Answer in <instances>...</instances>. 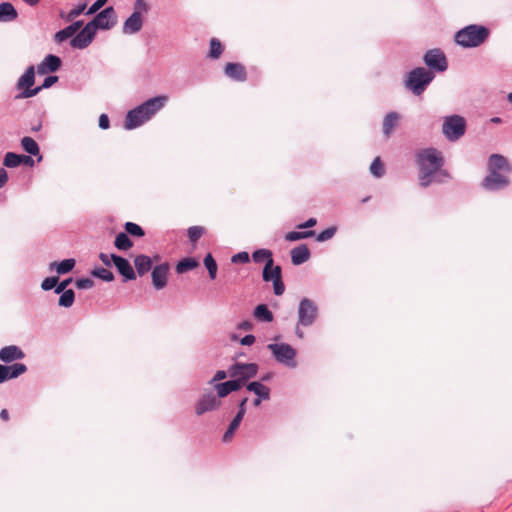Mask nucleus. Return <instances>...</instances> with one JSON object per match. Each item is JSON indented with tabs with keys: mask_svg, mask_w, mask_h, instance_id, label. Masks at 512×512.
<instances>
[{
	"mask_svg": "<svg viewBox=\"0 0 512 512\" xmlns=\"http://www.w3.org/2000/svg\"><path fill=\"white\" fill-rule=\"evenodd\" d=\"M419 167V184L426 188L432 182L444 183L450 178L447 170L442 169L444 159L441 153L435 148H426L417 154Z\"/></svg>",
	"mask_w": 512,
	"mask_h": 512,
	"instance_id": "f257e3e1",
	"label": "nucleus"
},
{
	"mask_svg": "<svg viewBox=\"0 0 512 512\" xmlns=\"http://www.w3.org/2000/svg\"><path fill=\"white\" fill-rule=\"evenodd\" d=\"M252 260L257 264L265 263L262 270V279L264 282H272L274 294L281 296L285 291L282 268L279 265H274L272 251L266 248L257 249L252 253Z\"/></svg>",
	"mask_w": 512,
	"mask_h": 512,
	"instance_id": "f03ea898",
	"label": "nucleus"
},
{
	"mask_svg": "<svg viewBox=\"0 0 512 512\" xmlns=\"http://www.w3.org/2000/svg\"><path fill=\"white\" fill-rule=\"evenodd\" d=\"M490 30L477 24L468 25L456 32L455 42L464 48H474L483 44L489 37Z\"/></svg>",
	"mask_w": 512,
	"mask_h": 512,
	"instance_id": "7ed1b4c3",
	"label": "nucleus"
},
{
	"mask_svg": "<svg viewBox=\"0 0 512 512\" xmlns=\"http://www.w3.org/2000/svg\"><path fill=\"white\" fill-rule=\"evenodd\" d=\"M434 78L435 74L433 71L417 67L408 72L405 86L414 95L419 96L424 93Z\"/></svg>",
	"mask_w": 512,
	"mask_h": 512,
	"instance_id": "20e7f679",
	"label": "nucleus"
},
{
	"mask_svg": "<svg viewBox=\"0 0 512 512\" xmlns=\"http://www.w3.org/2000/svg\"><path fill=\"white\" fill-rule=\"evenodd\" d=\"M466 122L462 116H447L442 125V132L450 141H456L465 134Z\"/></svg>",
	"mask_w": 512,
	"mask_h": 512,
	"instance_id": "39448f33",
	"label": "nucleus"
},
{
	"mask_svg": "<svg viewBox=\"0 0 512 512\" xmlns=\"http://www.w3.org/2000/svg\"><path fill=\"white\" fill-rule=\"evenodd\" d=\"M267 348L272 352L274 358L279 363L292 368L296 367V350L291 345L286 343H271L267 345Z\"/></svg>",
	"mask_w": 512,
	"mask_h": 512,
	"instance_id": "423d86ee",
	"label": "nucleus"
},
{
	"mask_svg": "<svg viewBox=\"0 0 512 512\" xmlns=\"http://www.w3.org/2000/svg\"><path fill=\"white\" fill-rule=\"evenodd\" d=\"M318 316L317 305L309 298L301 299L298 307V325L311 326Z\"/></svg>",
	"mask_w": 512,
	"mask_h": 512,
	"instance_id": "0eeeda50",
	"label": "nucleus"
},
{
	"mask_svg": "<svg viewBox=\"0 0 512 512\" xmlns=\"http://www.w3.org/2000/svg\"><path fill=\"white\" fill-rule=\"evenodd\" d=\"M117 23V16L112 6L104 8L88 22V24L97 32L98 29L109 30Z\"/></svg>",
	"mask_w": 512,
	"mask_h": 512,
	"instance_id": "6e6552de",
	"label": "nucleus"
},
{
	"mask_svg": "<svg viewBox=\"0 0 512 512\" xmlns=\"http://www.w3.org/2000/svg\"><path fill=\"white\" fill-rule=\"evenodd\" d=\"M423 61L431 71L444 72L448 68L447 58L439 48L428 50L423 57Z\"/></svg>",
	"mask_w": 512,
	"mask_h": 512,
	"instance_id": "1a4fd4ad",
	"label": "nucleus"
},
{
	"mask_svg": "<svg viewBox=\"0 0 512 512\" xmlns=\"http://www.w3.org/2000/svg\"><path fill=\"white\" fill-rule=\"evenodd\" d=\"M258 369L259 366L256 363L236 362L228 368V373L230 377H237L247 381L257 375Z\"/></svg>",
	"mask_w": 512,
	"mask_h": 512,
	"instance_id": "9d476101",
	"label": "nucleus"
},
{
	"mask_svg": "<svg viewBox=\"0 0 512 512\" xmlns=\"http://www.w3.org/2000/svg\"><path fill=\"white\" fill-rule=\"evenodd\" d=\"M221 405V400L213 391L205 392L195 405V413L200 416L206 412L214 411Z\"/></svg>",
	"mask_w": 512,
	"mask_h": 512,
	"instance_id": "9b49d317",
	"label": "nucleus"
},
{
	"mask_svg": "<svg viewBox=\"0 0 512 512\" xmlns=\"http://www.w3.org/2000/svg\"><path fill=\"white\" fill-rule=\"evenodd\" d=\"M110 257L117 271L123 277L124 282L136 279V272L126 258L114 253L110 254Z\"/></svg>",
	"mask_w": 512,
	"mask_h": 512,
	"instance_id": "f8f14e48",
	"label": "nucleus"
},
{
	"mask_svg": "<svg viewBox=\"0 0 512 512\" xmlns=\"http://www.w3.org/2000/svg\"><path fill=\"white\" fill-rule=\"evenodd\" d=\"M96 31L87 23L72 39L70 45L73 48L85 49L94 40Z\"/></svg>",
	"mask_w": 512,
	"mask_h": 512,
	"instance_id": "ddd939ff",
	"label": "nucleus"
},
{
	"mask_svg": "<svg viewBox=\"0 0 512 512\" xmlns=\"http://www.w3.org/2000/svg\"><path fill=\"white\" fill-rule=\"evenodd\" d=\"M169 269L170 265L168 262L156 265L152 269V284L156 290H161L167 285Z\"/></svg>",
	"mask_w": 512,
	"mask_h": 512,
	"instance_id": "4468645a",
	"label": "nucleus"
},
{
	"mask_svg": "<svg viewBox=\"0 0 512 512\" xmlns=\"http://www.w3.org/2000/svg\"><path fill=\"white\" fill-rule=\"evenodd\" d=\"M149 118L144 114L140 105L128 111L124 127L127 130L135 129L145 123Z\"/></svg>",
	"mask_w": 512,
	"mask_h": 512,
	"instance_id": "2eb2a0df",
	"label": "nucleus"
},
{
	"mask_svg": "<svg viewBox=\"0 0 512 512\" xmlns=\"http://www.w3.org/2000/svg\"><path fill=\"white\" fill-rule=\"evenodd\" d=\"M509 180L499 172H490L482 182V186L490 191H496L508 186Z\"/></svg>",
	"mask_w": 512,
	"mask_h": 512,
	"instance_id": "dca6fc26",
	"label": "nucleus"
},
{
	"mask_svg": "<svg viewBox=\"0 0 512 512\" xmlns=\"http://www.w3.org/2000/svg\"><path fill=\"white\" fill-rule=\"evenodd\" d=\"M167 100V96L159 95L146 100L140 104V106L143 109L144 114L150 119L165 106Z\"/></svg>",
	"mask_w": 512,
	"mask_h": 512,
	"instance_id": "f3484780",
	"label": "nucleus"
},
{
	"mask_svg": "<svg viewBox=\"0 0 512 512\" xmlns=\"http://www.w3.org/2000/svg\"><path fill=\"white\" fill-rule=\"evenodd\" d=\"M62 61L60 57L48 54L41 63L37 66L38 74L45 75L50 72H55L61 67Z\"/></svg>",
	"mask_w": 512,
	"mask_h": 512,
	"instance_id": "a211bd4d",
	"label": "nucleus"
},
{
	"mask_svg": "<svg viewBox=\"0 0 512 512\" xmlns=\"http://www.w3.org/2000/svg\"><path fill=\"white\" fill-rule=\"evenodd\" d=\"M224 74L237 82H244L247 79L245 67L241 63H227L224 67Z\"/></svg>",
	"mask_w": 512,
	"mask_h": 512,
	"instance_id": "6ab92c4d",
	"label": "nucleus"
},
{
	"mask_svg": "<svg viewBox=\"0 0 512 512\" xmlns=\"http://www.w3.org/2000/svg\"><path fill=\"white\" fill-rule=\"evenodd\" d=\"M25 357L22 349L16 345H8L0 349V361L11 363L15 360H21Z\"/></svg>",
	"mask_w": 512,
	"mask_h": 512,
	"instance_id": "aec40b11",
	"label": "nucleus"
},
{
	"mask_svg": "<svg viewBox=\"0 0 512 512\" xmlns=\"http://www.w3.org/2000/svg\"><path fill=\"white\" fill-rule=\"evenodd\" d=\"M143 19L139 11H134L123 24L124 34H135L142 29Z\"/></svg>",
	"mask_w": 512,
	"mask_h": 512,
	"instance_id": "412c9836",
	"label": "nucleus"
},
{
	"mask_svg": "<svg viewBox=\"0 0 512 512\" xmlns=\"http://www.w3.org/2000/svg\"><path fill=\"white\" fill-rule=\"evenodd\" d=\"M58 76L55 75H49L47 76L42 85L37 86L30 90H24L20 94L16 95V99H22V98H31L37 95L42 89L50 88L52 85H54L58 81Z\"/></svg>",
	"mask_w": 512,
	"mask_h": 512,
	"instance_id": "4be33fe9",
	"label": "nucleus"
},
{
	"mask_svg": "<svg viewBox=\"0 0 512 512\" xmlns=\"http://www.w3.org/2000/svg\"><path fill=\"white\" fill-rule=\"evenodd\" d=\"M35 83V69L34 66H29L24 74L18 79L16 87L19 90H30Z\"/></svg>",
	"mask_w": 512,
	"mask_h": 512,
	"instance_id": "5701e85b",
	"label": "nucleus"
},
{
	"mask_svg": "<svg viewBox=\"0 0 512 512\" xmlns=\"http://www.w3.org/2000/svg\"><path fill=\"white\" fill-rule=\"evenodd\" d=\"M310 258V250L306 244H301L291 250V261L294 265H301Z\"/></svg>",
	"mask_w": 512,
	"mask_h": 512,
	"instance_id": "b1692460",
	"label": "nucleus"
},
{
	"mask_svg": "<svg viewBox=\"0 0 512 512\" xmlns=\"http://www.w3.org/2000/svg\"><path fill=\"white\" fill-rule=\"evenodd\" d=\"M134 265L139 276H143L154 268L152 259L144 254H140L135 257Z\"/></svg>",
	"mask_w": 512,
	"mask_h": 512,
	"instance_id": "393cba45",
	"label": "nucleus"
},
{
	"mask_svg": "<svg viewBox=\"0 0 512 512\" xmlns=\"http://www.w3.org/2000/svg\"><path fill=\"white\" fill-rule=\"evenodd\" d=\"M15 7L9 2L0 3V22H10L17 18Z\"/></svg>",
	"mask_w": 512,
	"mask_h": 512,
	"instance_id": "a878e982",
	"label": "nucleus"
},
{
	"mask_svg": "<svg viewBox=\"0 0 512 512\" xmlns=\"http://www.w3.org/2000/svg\"><path fill=\"white\" fill-rule=\"evenodd\" d=\"M248 391L253 392L263 400L270 399V389L269 387L263 385L261 382L253 381L246 385Z\"/></svg>",
	"mask_w": 512,
	"mask_h": 512,
	"instance_id": "bb28decb",
	"label": "nucleus"
},
{
	"mask_svg": "<svg viewBox=\"0 0 512 512\" xmlns=\"http://www.w3.org/2000/svg\"><path fill=\"white\" fill-rule=\"evenodd\" d=\"M76 261L73 258L64 259L61 262H52L50 264L51 270H56L57 274L62 275L69 273L75 267Z\"/></svg>",
	"mask_w": 512,
	"mask_h": 512,
	"instance_id": "cd10ccee",
	"label": "nucleus"
},
{
	"mask_svg": "<svg viewBox=\"0 0 512 512\" xmlns=\"http://www.w3.org/2000/svg\"><path fill=\"white\" fill-rule=\"evenodd\" d=\"M488 167L490 172H498L499 170L508 167L507 159L500 154H492L488 160Z\"/></svg>",
	"mask_w": 512,
	"mask_h": 512,
	"instance_id": "c85d7f7f",
	"label": "nucleus"
},
{
	"mask_svg": "<svg viewBox=\"0 0 512 512\" xmlns=\"http://www.w3.org/2000/svg\"><path fill=\"white\" fill-rule=\"evenodd\" d=\"M254 317L261 322L273 321V314L266 304H259L254 309Z\"/></svg>",
	"mask_w": 512,
	"mask_h": 512,
	"instance_id": "c756f323",
	"label": "nucleus"
},
{
	"mask_svg": "<svg viewBox=\"0 0 512 512\" xmlns=\"http://www.w3.org/2000/svg\"><path fill=\"white\" fill-rule=\"evenodd\" d=\"M399 120V114L397 112H389L383 121V133L389 136L393 129L396 127Z\"/></svg>",
	"mask_w": 512,
	"mask_h": 512,
	"instance_id": "7c9ffc66",
	"label": "nucleus"
},
{
	"mask_svg": "<svg viewBox=\"0 0 512 512\" xmlns=\"http://www.w3.org/2000/svg\"><path fill=\"white\" fill-rule=\"evenodd\" d=\"M21 146L28 154L32 156H37L40 154L39 145L31 137H23L21 139Z\"/></svg>",
	"mask_w": 512,
	"mask_h": 512,
	"instance_id": "2f4dec72",
	"label": "nucleus"
},
{
	"mask_svg": "<svg viewBox=\"0 0 512 512\" xmlns=\"http://www.w3.org/2000/svg\"><path fill=\"white\" fill-rule=\"evenodd\" d=\"M114 245L118 250L126 251L133 246V242L126 232H120L115 238Z\"/></svg>",
	"mask_w": 512,
	"mask_h": 512,
	"instance_id": "473e14b6",
	"label": "nucleus"
},
{
	"mask_svg": "<svg viewBox=\"0 0 512 512\" xmlns=\"http://www.w3.org/2000/svg\"><path fill=\"white\" fill-rule=\"evenodd\" d=\"M198 266V262L191 257L184 258L180 260L176 265V272L178 274L185 273L190 271Z\"/></svg>",
	"mask_w": 512,
	"mask_h": 512,
	"instance_id": "72a5a7b5",
	"label": "nucleus"
},
{
	"mask_svg": "<svg viewBox=\"0 0 512 512\" xmlns=\"http://www.w3.org/2000/svg\"><path fill=\"white\" fill-rule=\"evenodd\" d=\"M7 368V380L14 379L22 375L27 371V366L23 363H14L12 365H6Z\"/></svg>",
	"mask_w": 512,
	"mask_h": 512,
	"instance_id": "f704fd0d",
	"label": "nucleus"
},
{
	"mask_svg": "<svg viewBox=\"0 0 512 512\" xmlns=\"http://www.w3.org/2000/svg\"><path fill=\"white\" fill-rule=\"evenodd\" d=\"M60 294L61 295L59 297V302H58L59 306L64 307V308L71 307L75 301L74 291L72 289H67L64 292H61Z\"/></svg>",
	"mask_w": 512,
	"mask_h": 512,
	"instance_id": "c9c22d12",
	"label": "nucleus"
},
{
	"mask_svg": "<svg viewBox=\"0 0 512 512\" xmlns=\"http://www.w3.org/2000/svg\"><path fill=\"white\" fill-rule=\"evenodd\" d=\"M204 265L208 271L209 277L211 280H214L217 275V263L212 256V254L208 253L204 258Z\"/></svg>",
	"mask_w": 512,
	"mask_h": 512,
	"instance_id": "e433bc0d",
	"label": "nucleus"
},
{
	"mask_svg": "<svg viewBox=\"0 0 512 512\" xmlns=\"http://www.w3.org/2000/svg\"><path fill=\"white\" fill-rule=\"evenodd\" d=\"M223 52V46L221 42L217 38H212L210 40V47L208 57L212 59H218Z\"/></svg>",
	"mask_w": 512,
	"mask_h": 512,
	"instance_id": "4c0bfd02",
	"label": "nucleus"
},
{
	"mask_svg": "<svg viewBox=\"0 0 512 512\" xmlns=\"http://www.w3.org/2000/svg\"><path fill=\"white\" fill-rule=\"evenodd\" d=\"M91 274H92V276L99 278L106 282H111L114 280L113 273L110 270L103 268V267L94 268L91 271Z\"/></svg>",
	"mask_w": 512,
	"mask_h": 512,
	"instance_id": "58836bf2",
	"label": "nucleus"
},
{
	"mask_svg": "<svg viewBox=\"0 0 512 512\" xmlns=\"http://www.w3.org/2000/svg\"><path fill=\"white\" fill-rule=\"evenodd\" d=\"M314 235H315V232L313 230H308V231H303V232L291 231L285 235V239L287 241L294 242V241H298L300 239L313 237Z\"/></svg>",
	"mask_w": 512,
	"mask_h": 512,
	"instance_id": "ea45409f",
	"label": "nucleus"
},
{
	"mask_svg": "<svg viewBox=\"0 0 512 512\" xmlns=\"http://www.w3.org/2000/svg\"><path fill=\"white\" fill-rule=\"evenodd\" d=\"M124 229L128 235L134 237H143L145 235L143 228L134 222H126Z\"/></svg>",
	"mask_w": 512,
	"mask_h": 512,
	"instance_id": "a19ab883",
	"label": "nucleus"
},
{
	"mask_svg": "<svg viewBox=\"0 0 512 512\" xmlns=\"http://www.w3.org/2000/svg\"><path fill=\"white\" fill-rule=\"evenodd\" d=\"M370 172L375 178H381L385 174V168L380 157L373 160L370 165Z\"/></svg>",
	"mask_w": 512,
	"mask_h": 512,
	"instance_id": "79ce46f5",
	"label": "nucleus"
},
{
	"mask_svg": "<svg viewBox=\"0 0 512 512\" xmlns=\"http://www.w3.org/2000/svg\"><path fill=\"white\" fill-rule=\"evenodd\" d=\"M3 165L8 168H15L20 165V154L7 152L4 156Z\"/></svg>",
	"mask_w": 512,
	"mask_h": 512,
	"instance_id": "37998d69",
	"label": "nucleus"
},
{
	"mask_svg": "<svg viewBox=\"0 0 512 512\" xmlns=\"http://www.w3.org/2000/svg\"><path fill=\"white\" fill-rule=\"evenodd\" d=\"M214 388L216 390L217 397L221 400V398L226 397L228 394H230L232 391L231 385L228 381L222 382V383H216L214 385Z\"/></svg>",
	"mask_w": 512,
	"mask_h": 512,
	"instance_id": "c03bdc74",
	"label": "nucleus"
},
{
	"mask_svg": "<svg viewBox=\"0 0 512 512\" xmlns=\"http://www.w3.org/2000/svg\"><path fill=\"white\" fill-rule=\"evenodd\" d=\"M203 234L204 228L201 226H191L187 231V235L191 243H196Z\"/></svg>",
	"mask_w": 512,
	"mask_h": 512,
	"instance_id": "a18cd8bd",
	"label": "nucleus"
},
{
	"mask_svg": "<svg viewBox=\"0 0 512 512\" xmlns=\"http://www.w3.org/2000/svg\"><path fill=\"white\" fill-rule=\"evenodd\" d=\"M73 35H74V33L72 32V29H70L69 26H66L64 29L56 32V34L54 35V40L57 43H62L64 41H66L67 39H69L70 37H72Z\"/></svg>",
	"mask_w": 512,
	"mask_h": 512,
	"instance_id": "49530a36",
	"label": "nucleus"
},
{
	"mask_svg": "<svg viewBox=\"0 0 512 512\" xmlns=\"http://www.w3.org/2000/svg\"><path fill=\"white\" fill-rule=\"evenodd\" d=\"M337 231V228L332 226V227H329L323 231H321L317 237H316V240L319 241V242H324V241H327L329 239H331L335 233Z\"/></svg>",
	"mask_w": 512,
	"mask_h": 512,
	"instance_id": "de8ad7c7",
	"label": "nucleus"
},
{
	"mask_svg": "<svg viewBox=\"0 0 512 512\" xmlns=\"http://www.w3.org/2000/svg\"><path fill=\"white\" fill-rule=\"evenodd\" d=\"M58 281H59V278L57 276L47 277L42 281L41 288L44 291H49L53 288L55 289Z\"/></svg>",
	"mask_w": 512,
	"mask_h": 512,
	"instance_id": "09e8293b",
	"label": "nucleus"
},
{
	"mask_svg": "<svg viewBox=\"0 0 512 512\" xmlns=\"http://www.w3.org/2000/svg\"><path fill=\"white\" fill-rule=\"evenodd\" d=\"M86 8V3H81L77 5L75 8H73L67 15L66 20L70 21L76 17H78L80 14L84 12Z\"/></svg>",
	"mask_w": 512,
	"mask_h": 512,
	"instance_id": "8fccbe9b",
	"label": "nucleus"
},
{
	"mask_svg": "<svg viewBox=\"0 0 512 512\" xmlns=\"http://www.w3.org/2000/svg\"><path fill=\"white\" fill-rule=\"evenodd\" d=\"M78 289H91L94 286V281L90 278H79L75 281Z\"/></svg>",
	"mask_w": 512,
	"mask_h": 512,
	"instance_id": "3c124183",
	"label": "nucleus"
},
{
	"mask_svg": "<svg viewBox=\"0 0 512 512\" xmlns=\"http://www.w3.org/2000/svg\"><path fill=\"white\" fill-rule=\"evenodd\" d=\"M232 263H248L250 261V256L248 252L242 251L232 256Z\"/></svg>",
	"mask_w": 512,
	"mask_h": 512,
	"instance_id": "603ef678",
	"label": "nucleus"
},
{
	"mask_svg": "<svg viewBox=\"0 0 512 512\" xmlns=\"http://www.w3.org/2000/svg\"><path fill=\"white\" fill-rule=\"evenodd\" d=\"M108 0H96L86 12L87 15L95 14L98 10H100Z\"/></svg>",
	"mask_w": 512,
	"mask_h": 512,
	"instance_id": "864d4df0",
	"label": "nucleus"
},
{
	"mask_svg": "<svg viewBox=\"0 0 512 512\" xmlns=\"http://www.w3.org/2000/svg\"><path fill=\"white\" fill-rule=\"evenodd\" d=\"M232 379L229 380V383L231 385V389L233 392L240 390L246 383V381L241 380L237 377H231Z\"/></svg>",
	"mask_w": 512,
	"mask_h": 512,
	"instance_id": "5fc2aeb1",
	"label": "nucleus"
},
{
	"mask_svg": "<svg viewBox=\"0 0 512 512\" xmlns=\"http://www.w3.org/2000/svg\"><path fill=\"white\" fill-rule=\"evenodd\" d=\"M229 375L228 370H218L213 378L209 381V384H216L217 382L224 380Z\"/></svg>",
	"mask_w": 512,
	"mask_h": 512,
	"instance_id": "6e6d98bb",
	"label": "nucleus"
},
{
	"mask_svg": "<svg viewBox=\"0 0 512 512\" xmlns=\"http://www.w3.org/2000/svg\"><path fill=\"white\" fill-rule=\"evenodd\" d=\"M149 10V6L145 0H136L134 2V11H139L142 15V12H147Z\"/></svg>",
	"mask_w": 512,
	"mask_h": 512,
	"instance_id": "4d7b16f0",
	"label": "nucleus"
},
{
	"mask_svg": "<svg viewBox=\"0 0 512 512\" xmlns=\"http://www.w3.org/2000/svg\"><path fill=\"white\" fill-rule=\"evenodd\" d=\"M72 282V278L64 279L60 283L58 282L55 288V293L60 294L61 292H64L66 287Z\"/></svg>",
	"mask_w": 512,
	"mask_h": 512,
	"instance_id": "13d9d810",
	"label": "nucleus"
},
{
	"mask_svg": "<svg viewBox=\"0 0 512 512\" xmlns=\"http://www.w3.org/2000/svg\"><path fill=\"white\" fill-rule=\"evenodd\" d=\"M99 127L106 130L110 127L109 117L106 114H101L99 117Z\"/></svg>",
	"mask_w": 512,
	"mask_h": 512,
	"instance_id": "bf43d9fd",
	"label": "nucleus"
},
{
	"mask_svg": "<svg viewBox=\"0 0 512 512\" xmlns=\"http://www.w3.org/2000/svg\"><path fill=\"white\" fill-rule=\"evenodd\" d=\"M244 415H241V414H238L236 413V415L234 416V418L232 419V421L230 422L229 424V427L237 430L242 419H243Z\"/></svg>",
	"mask_w": 512,
	"mask_h": 512,
	"instance_id": "052dcab7",
	"label": "nucleus"
},
{
	"mask_svg": "<svg viewBox=\"0 0 512 512\" xmlns=\"http://www.w3.org/2000/svg\"><path fill=\"white\" fill-rule=\"evenodd\" d=\"M317 224L316 218H309L304 223H301L297 226L299 229L312 228Z\"/></svg>",
	"mask_w": 512,
	"mask_h": 512,
	"instance_id": "680f3d73",
	"label": "nucleus"
},
{
	"mask_svg": "<svg viewBox=\"0 0 512 512\" xmlns=\"http://www.w3.org/2000/svg\"><path fill=\"white\" fill-rule=\"evenodd\" d=\"M254 342H255V336L252 334H247L240 340V343L244 346H250Z\"/></svg>",
	"mask_w": 512,
	"mask_h": 512,
	"instance_id": "e2e57ef3",
	"label": "nucleus"
},
{
	"mask_svg": "<svg viewBox=\"0 0 512 512\" xmlns=\"http://www.w3.org/2000/svg\"><path fill=\"white\" fill-rule=\"evenodd\" d=\"M21 164H24L27 166H33L34 160L32 159V157L30 155L20 154V165Z\"/></svg>",
	"mask_w": 512,
	"mask_h": 512,
	"instance_id": "0e129e2a",
	"label": "nucleus"
},
{
	"mask_svg": "<svg viewBox=\"0 0 512 512\" xmlns=\"http://www.w3.org/2000/svg\"><path fill=\"white\" fill-rule=\"evenodd\" d=\"M248 401L247 397L242 398L238 403V414L245 415L246 413V403Z\"/></svg>",
	"mask_w": 512,
	"mask_h": 512,
	"instance_id": "69168bd1",
	"label": "nucleus"
},
{
	"mask_svg": "<svg viewBox=\"0 0 512 512\" xmlns=\"http://www.w3.org/2000/svg\"><path fill=\"white\" fill-rule=\"evenodd\" d=\"M8 182V173L4 168H0V188L4 187Z\"/></svg>",
	"mask_w": 512,
	"mask_h": 512,
	"instance_id": "338daca9",
	"label": "nucleus"
},
{
	"mask_svg": "<svg viewBox=\"0 0 512 512\" xmlns=\"http://www.w3.org/2000/svg\"><path fill=\"white\" fill-rule=\"evenodd\" d=\"M235 431H236L235 429L228 426V429L226 430V432L223 435V442H225V443L229 442L232 439Z\"/></svg>",
	"mask_w": 512,
	"mask_h": 512,
	"instance_id": "774afa93",
	"label": "nucleus"
}]
</instances>
